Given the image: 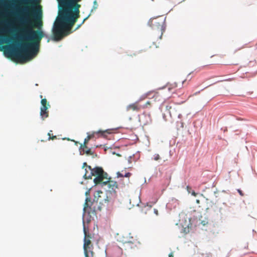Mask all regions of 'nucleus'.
Instances as JSON below:
<instances>
[{
    "label": "nucleus",
    "instance_id": "393cba45",
    "mask_svg": "<svg viewBox=\"0 0 257 257\" xmlns=\"http://www.w3.org/2000/svg\"><path fill=\"white\" fill-rule=\"evenodd\" d=\"M117 177H123V175L122 174H121L120 172H118L117 173Z\"/></svg>",
    "mask_w": 257,
    "mask_h": 257
},
{
    "label": "nucleus",
    "instance_id": "20e7f679",
    "mask_svg": "<svg viewBox=\"0 0 257 257\" xmlns=\"http://www.w3.org/2000/svg\"><path fill=\"white\" fill-rule=\"evenodd\" d=\"M89 170L90 171V173L88 171L84 175L85 179H91L92 176H95L93 181L95 185L105 184L108 182V174L105 172L102 168L96 167L92 169L90 166H88Z\"/></svg>",
    "mask_w": 257,
    "mask_h": 257
},
{
    "label": "nucleus",
    "instance_id": "e433bc0d",
    "mask_svg": "<svg viewBox=\"0 0 257 257\" xmlns=\"http://www.w3.org/2000/svg\"><path fill=\"white\" fill-rule=\"evenodd\" d=\"M236 53V51H235L234 54V57H235V54Z\"/></svg>",
    "mask_w": 257,
    "mask_h": 257
},
{
    "label": "nucleus",
    "instance_id": "f704fd0d",
    "mask_svg": "<svg viewBox=\"0 0 257 257\" xmlns=\"http://www.w3.org/2000/svg\"><path fill=\"white\" fill-rule=\"evenodd\" d=\"M200 93V91H198V92H196V93H195V95H196V94H198V93Z\"/></svg>",
    "mask_w": 257,
    "mask_h": 257
},
{
    "label": "nucleus",
    "instance_id": "c9c22d12",
    "mask_svg": "<svg viewBox=\"0 0 257 257\" xmlns=\"http://www.w3.org/2000/svg\"><path fill=\"white\" fill-rule=\"evenodd\" d=\"M196 202L199 204V200H196Z\"/></svg>",
    "mask_w": 257,
    "mask_h": 257
},
{
    "label": "nucleus",
    "instance_id": "4468645a",
    "mask_svg": "<svg viewBox=\"0 0 257 257\" xmlns=\"http://www.w3.org/2000/svg\"><path fill=\"white\" fill-rule=\"evenodd\" d=\"M113 130L107 129L104 131H99L96 133L101 134V136L104 138H107L108 135H111L113 133Z\"/></svg>",
    "mask_w": 257,
    "mask_h": 257
},
{
    "label": "nucleus",
    "instance_id": "c85d7f7f",
    "mask_svg": "<svg viewBox=\"0 0 257 257\" xmlns=\"http://www.w3.org/2000/svg\"><path fill=\"white\" fill-rule=\"evenodd\" d=\"M85 166L86 167V168L85 169V171H87V168H88V166L87 165L86 163H84V164H83V167H84Z\"/></svg>",
    "mask_w": 257,
    "mask_h": 257
},
{
    "label": "nucleus",
    "instance_id": "a211bd4d",
    "mask_svg": "<svg viewBox=\"0 0 257 257\" xmlns=\"http://www.w3.org/2000/svg\"><path fill=\"white\" fill-rule=\"evenodd\" d=\"M142 109L149 108L151 106V102L150 101H147L144 105H142Z\"/></svg>",
    "mask_w": 257,
    "mask_h": 257
},
{
    "label": "nucleus",
    "instance_id": "412c9836",
    "mask_svg": "<svg viewBox=\"0 0 257 257\" xmlns=\"http://www.w3.org/2000/svg\"><path fill=\"white\" fill-rule=\"evenodd\" d=\"M52 132V131H50L48 134V136H49L48 140H54L56 139V136H53V135L52 136H50V132Z\"/></svg>",
    "mask_w": 257,
    "mask_h": 257
},
{
    "label": "nucleus",
    "instance_id": "f8f14e48",
    "mask_svg": "<svg viewBox=\"0 0 257 257\" xmlns=\"http://www.w3.org/2000/svg\"><path fill=\"white\" fill-rule=\"evenodd\" d=\"M107 186L108 191L111 193H115V190L117 189V183L116 181L110 180V178H108V182L103 184L102 186Z\"/></svg>",
    "mask_w": 257,
    "mask_h": 257
},
{
    "label": "nucleus",
    "instance_id": "2eb2a0df",
    "mask_svg": "<svg viewBox=\"0 0 257 257\" xmlns=\"http://www.w3.org/2000/svg\"><path fill=\"white\" fill-rule=\"evenodd\" d=\"M94 137V134L88 135L87 137L84 139L83 144H81L80 148L84 147L87 148V144L90 139Z\"/></svg>",
    "mask_w": 257,
    "mask_h": 257
},
{
    "label": "nucleus",
    "instance_id": "6ab92c4d",
    "mask_svg": "<svg viewBox=\"0 0 257 257\" xmlns=\"http://www.w3.org/2000/svg\"><path fill=\"white\" fill-rule=\"evenodd\" d=\"M177 86V84L176 83H174L173 84H170V85H168L167 87H168V89L169 90V91H171V90L173 88H175Z\"/></svg>",
    "mask_w": 257,
    "mask_h": 257
},
{
    "label": "nucleus",
    "instance_id": "cd10ccee",
    "mask_svg": "<svg viewBox=\"0 0 257 257\" xmlns=\"http://www.w3.org/2000/svg\"><path fill=\"white\" fill-rule=\"evenodd\" d=\"M186 188H187V190L188 192L189 193H190V190L191 189V187L190 186H187Z\"/></svg>",
    "mask_w": 257,
    "mask_h": 257
},
{
    "label": "nucleus",
    "instance_id": "f03ea898",
    "mask_svg": "<svg viewBox=\"0 0 257 257\" xmlns=\"http://www.w3.org/2000/svg\"><path fill=\"white\" fill-rule=\"evenodd\" d=\"M60 10L56 21H77L80 17L78 4L82 0H59Z\"/></svg>",
    "mask_w": 257,
    "mask_h": 257
},
{
    "label": "nucleus",
    "instance_id": "dca6fc26",
    "mask_svg": "<svg viewBox=\"0 0 257 257\" xmlns=\"http://www.w3.org/2000/svg\"><path fill=\"white\" fill-rule=\"evenodd\" d=\"M153 93H154L153 97L155 98V99L156 100L158 99V100H160V98H159V97L162 96L163 92H153Z\"/></svg>",
    "mask_w": 257,
    "mask_h": 257
},
{
    "label": "nucleus",
    "instance_id": "aec40b11",
    "mask_svg": "<svg viewBox=\"0 0 257 257\" xmlns=\"http://www.w3.org/2000/svg\"><path fill=\"white\" fill-rule=\"evenodd\" d=\"M98 5L96 1H94L93 2V8L91 11V12H92L93 11L96 10L97 9Z\"/></svg>",
    "mask_w": 257,
    "mask_h": 257
},
{
    "label": "nucleus",
    "instance_id": "4c0bfd02",
    "mask_svg": "<svg viewBox=\"0 0 257 257\" xmlns=\"http://www.w3.org/2000/svg\"><path fill=\"white\" fill-rule=\"evenodd\" d=\"M190 75V74H189L187 76V78H189V75Z\"/></svg>",
    "mask_w": 257,
    "mask_h": 257
},
{
    "label": "nucleus",
    "instance_id": "c756f323",
    "mask_svg": "<svg viewBox=\"0 0 257 257\" xmlns=\"http://www.w3.org/2000/svg\"><path fill=\"white\" fill-rule=\"evenodd\" d=\"M191 194L194 196H196L197 195V193L195 192V191H193L192 192H191Z\"/></svg>",
    "mask_w": 257,
    "mask_h": 257
},
{
    "label": "nucleus",
    "instance_id": "b1692460",
    "mask_svg": "<svg viewBox=\"0 0 257 257\" xmlns=\"http://www.w3.org/2000/svg\"><path fill=\"white\" fill-rule=\"evenodd\" d=\"M131 175H132V174L130 172H128V173H125V175H123V176L125 177L129 178Z\"/></svg>",
    "mask_w": 257,
    "mask_h": 257
},
{
    "label": "nucleus",
    "instance_id": "4be33fe9",
    "mask_svg": "<svg viewBox=\"0 0 257 257\" xmlns=\"http://www.w3.org/2000/svg\"><path fill=\"white\" fill-rule=\"evenodd\" d=\"M91 15V14H90L87 17H86L82 21V22L79 25H78V26L77 27V28H76L75 30L76 29H78V28H79L80 27V26L84 23V22L90 17V16Z\"/></svg>",
    "mask_w": 257,
    "mask_h": 257
},
{
    "label": "nucleus",
    "instance_id": "72a5a7b5",
    "mask_svg": "<svg viewBox=\"0 0 257 257\" xmlns=\"http://www.w3.org/2000/svg\"><path fill=\"white\" fill-rule=\"evenodd\" d=\"M187 79H185L182 81V84H184V82L186 81Z\"/></svg>",
    "mask_w": 257,
    "mask_h": 257
},
{
    "label": "nucleus",
    "instance_id": "9b49d317",
    "mask_svg": "<svg viewBox=\"0 0 257 257\" xmlns=\"http://www.w3.org/2000/svg\"><path fill=\"white\" fill-rule=\"evenodd\" d=\"M146 97H147V96L144 97V98H140L138 100L136 101L135 102L128 105L126 107V111H132L136 112L140 111L142 109V105L140 104V102Z\"/></svg>",
    "mask_w": 257,
    "mask_h": 257
},
{
    "label": "nucleus",
    "instance_id": "f257e3e1",
    "mask_svg": "<svg viewBox=\"0 0 257 257\" xmlns=\"http://www.w3.org/2000/svg\"><path fill=\"white\" fill-rule=\"evenodd\" d=\"M29 13L25 12L19 18L21 26L20 32L26 36L27 42L22 44L17 50H10L8 53L19 61L26 62L35 57L39 51L40 43L44 36L41 30H34V27L41 28L42 12L41 9L32 10L33 19Z\"/></svg>",
    "mask_w": 257,
    "mask_h": 257
},
{
    "label": "nucleus",
    "instance_id": "bb28decb",
    "mask_svg": "<svg viewBox=\"0 0 257 257\" xmlns=\"http://www.w3.org/2000/svg\"><path fill=\"white\" fill-rule=\"evenodd\" d=\"M237 191L241 196H243L244 194L241 190H240V189H238Z\"/></svg>",
    "mask_w": 257,
    "mask_h": 257
},
{
    "label": "nucleus",
    "instance_id": "39448f33",
    "mask_svg": "<svg viewBox=\"0 0 257 257\" xmlns=\"http://www.w3.org/2000/svg\"><path fill=\"white\" fill-rule=\"evenodd\" d=\"M165 20L162 17L154 18L150 20L149 25L158 33V38L161 39L165 30Z\"/></svg>",
    "mask_w": 257,
    "mask_h": 257
},
{
    "label": "nucleus",
    "instance_id": "473e14b6",
    "mask_svg": "<svg viewBox=\"0 0 257 257\" xmlns=\"http://www.w3.org/2000/svg\"><path fill=\"white\" fill-rule=\"evenodd\" d=\"M88 194H89V191H87V192L85 193V195H86V196H87Z\"/></svg>",
    "mask_w": 257,
    "mask_h": 257
},
{
    "label": "nucleus",
    "instance_id": "ddd939ff",
    "mask_svg": "<svg viewBox=\"0 0 257 257\" xmlns=\"http://www.w3.org/2000/svg\"><path fill=\"white\" fill-rule=\"evenodd\" d=\"M122 254V248L118 246H114L113 247L112 252V257H120Z\"/></svg>",
    "mask_w": 257,
    "mask_h": 257
},
{
    "label": "nucleus",
    "instance_id": "7c9ffc66",
    "mask_svg": "<svg viewBox=\"0 0 257 257\" xmlns=\"http://www.w3.org/2000/svg\"><path fill=\"white\" fill-rule=\"evenodd\" d=\"M169 257H173V252H171V253L169 254Z\"/></svg>",
    "mask_w": 257,
    "mask_h": 257
},
{
    "label": "nucleus",
    "instance_id": "9d476101",
    "mask_svg": "<svg viewBox=\"0 0 257 257\" xmlns=\"http://www.w3.org/2000/svg\"><path fill=\"white\" fill-rule=\"evenodd\" d=\"M42 106L41 107L40 115L43 119L49 116L48 108L50 107V104L47 102L46 98L42 99L41 101Z\"/></svg>",
    "mask_w": 257,
    "mask_h": 257
},
{
    "label": "nucleus",
    "instance_id": "1a4fd4ad",
    "mask_svg": "<svg viewBox=\"0 0 257 257\" xmlns=\"http://www.w3.org/2000/svg\"><path fill=\"white\" fill-rule=\"evenodd\" d=\"M25 0H0V8L5 7H7L8 6V4L14 5L16 1H19L21 2H23ZM3 26V22L0 21V42H2L3 40V34L6 32V29Z\"/></svg>",
    "mask_w": 257,
    "mask_h": 257
},
{
    "label": "nucleus",
    "instance_id": "a878e982",
    "mask_svg": "<svg viewBox=\"0 0 257 257\" xmlns=\"http://www.w3.org/2000/svg\"><path fill=\"white\" fill-rule=\"evenodd\" d=\"M154 213L156 215H159V212H158V210L157 209H156V208L154 209Z\"/></svg>",
    "mask_w": 257,
    "mask_h": 257
},
{
    "label": "nucleus",
    "instance_id": "5701e85b",
    "mask_svg": "<svg viewBox=\"0 0 257 257\" xmlns=\"http://www.w3.org/2000/svg\"><path fill=\"white\" fill-rule=\"evenodd\" d=\"M153 159L155 161H159L161 159V158L159 154H155L153 156Z\"/></svg>",
    "mask_w": 257,
    "mask_h": 257
},
{
    "label": "nucleus",
    "instance_id": "2f4dec72",
    "mask_svg": "<svg viewBox=\"0 0 257 257\" xmlns=\"http://www.w3.org/2000/svg\"><path fill=\"white\" fill-rule=\"evenodd\" d=\"M232 80H233V78H229V79H226V81H231Z\"/></svg>",
    "mask_w": 257,
    "mask_h": 257
},
{
    "label": "nucleus",
    "instance_id": "7ed1b4c3",
    "mask_svg": "<svg viewBox=\"0 0 257 257\" xmlns=\"http://www.w3.org/2000/svg\"><path fill=\"white\" fill-rule=\"evenodd\" d=\"M107 196L101 191H97L94 194V200L92 202L90 199L86 197L83 210L85 212L90 213L91 211H95V205L97 203L103 204L108 202Z\"/></svg>",
    "mask_w": 257,
    "mask_h": 257
},
{
    "label": "nucleus",
    "instance_id": "0eeeda50",
    "mask_svg": "<svg viewBox=\"0 0 257 257\" xmlns=\"http://www.w3.org/2000/svg\"><path fill=\"white\" fill-rule=\"evenodd\" d=\"M181 107L177 104L170 103L166 106V111L170 114L172 118H181Z\"/></svg>",
    "mask_w": 257,
    "mask_h": 257
},
{
    "label": "nucleus",
    "instance_id": "f3484780",
    "mask_svg": "<svg viewBox=\"0 0 257 257\" xmlns=\"http://www.w3.org/2000/svg\"><path fill=\"white\" fill-rule=\"evenodd\" d=\"M82 148H83V150L82 151H83L84 153H85V154H86L88 155H93V153L91 152L90 149H88L87 148H84V147H82Z\"/></svg>",
    "mask_w": 257,
    "mask_h": 257
},
{
    "label": "nucleus",
    "instance_id": "423d86ee",
    "mask_svg": "<svg viewBox=\"0 0 257 257\" xmlns=\"http://www.w3.org/2000/svg\"><path fill=\"white\" fill-rule=\"evenodd\" d=\"M83 231L85 235L83 245L85 257H94V253L92 250L93 245L90 240L91 237L90 235L87 234L86 228L84 224Z\"/></svg>",
    "mask_w": 257,
    "mask_h": 257
},
{
    "label": "nucleus",
    "instance_id": "6e6552de",
    "mask_svg": "<svg viewBox=\"0 0 257 257\" xmlns=\"http://www.w3.org/2000/svg\"><path fill=\"white\" fill-rule=\"evenodd\" d=\"M127 239L123 240V244L125 249L130 248L131 249L138 248L141 246V242L135 237L131 236L129 234L127 236Z\"/></svg>",
    "mask_w": 257,
    "mask_h": 257
}]
</instances>
